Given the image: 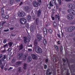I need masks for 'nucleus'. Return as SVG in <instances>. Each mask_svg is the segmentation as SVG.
<instances>
[{
	"instance_id": "1",
	"label": "nucleus",
	"mask_w": 75,
	"mask_h": 75,
	"mask_svg": "<svg viewBox=\"0 0 75 75\" xmlns=\"http://www.w3.org/2000/svg\"><path fill=\"white\" fill-rule=\"evenodd\" d=\"M55 3V0H52V1H50V4H48V7L49 9L51 8V7H53L54 4Z\"/></svg>"
},
{
	"instance_id": "2",
	"label": "nucleus",
	"mask_w": 75,
	"mask_h": 75,
	"mask_svg": "<svg viewBox=\"0 0 75 75\" xmlns=\"http://www.w3.org/2000/svg\"><path fill=\"white\" fill-rule=\"evenodd\" d=\"M67 18L68 20L72 21L74 19V16L72 15L69 14L67 16Z\"/></svg>"
},
{
	"instance_id": "3",
	"label": "nucleus",
	"mask_w": 75,
	"mask_h": 75,
	"mask_svg": "<svg viewBox=\"0 0 75 75\" xmlns=\"http://www.w3.org/2000/svg\"><path fill=\"white\" fill-rule=\"evenodd\" d=\"M35 51L37 53H40L42 52L41 48L38 47H37L36 48Z\"/></svg>"
},
{
	"instance_id": "4",
	"label": "nucleus",
	"mask_w": 75,
	"mask_h": 75,
	"mask_svg": "<svg viewBox=\"0 0 75 75\" xmlns=\"http://www.w3.org/2000/svg\"><path fill=\"white\" fill-rule=\"evenodd\" d=\"M75 30V27L74 26H71L69 27L67 29V30L69 32H71Z\"/></svg>"
},
{
	"instance_id": "5",
	"label": "nucleus",
	"mask_w": 75,
	"mask_h": 75,
	"mask_svg": "<svg viewBox=\"0 0 75 75\" xmlns=\"http://www.w3.org/2000/svg\"><path fill=\"white\" fill-rule=\"evenodd\" d=\"M67 12L70 14H72L73 15H75V11L71 9H69L67 10Z\"/></svg>"
},
{
	"instance_id": "6",
	"label": "nucleus",
	"mask_w": 75,
	"mask_h": 75,
	"mask_svg": "<svg viewBox=\"0 0 75 75\" xmlns=\"http://www.w3.org/2000/svg\"><path fill=\"white\" fill-rule=\"evenodd\" d=\"M18 15L19 17H24L25 16V12H19Z\"/></svg>"
},
{
	"instance_id": "7",
	"label": "nucleus",
	"mask_w": 75,
	"mask_h": 75,
	"mask_svg": "<svg viewBox=\"0 0 75 75\" xmlns=\"http://www.w3.org/2000/svg\"><path fill=\"white\" fill-rule=\"evenodd\" d=\"M24 10L26 11H27V12H29V11H30L31 10V8L30 7H29L28 6H27L25 7Z\"/></svg>"
},
{
	"instance_id": "8",
	"label": "nucleus",
	"mask_w": 75,
	"mask_h": 75,
	"mask_svg": "<svg viewBox=\"0 0 75 75\" xmlns=\"http://www.w3.org/2000/svg\"><path fill=\"white\" fill-rule=\"evenodd\" d=\"M68 6L69 8H75V5L73 4H68Z\"/></svg>"
},
{
	"instance_id": "9",
	"label": "nucleus",
	"mask_w": 75,
	"mask_h": 75,
	"mask_svg": "<svg viewBox=\"0 0 75 75\" xmlns=\"http://www.w3.org/2000/svg\"><path fill=\"white\" fill-rule=\"evenodd\" d=\"M20 22L22 24H25L26 23V19L24 18H21V19Z\"/></svg>"
},
{
	"instance_id": "10",
	"label": "nucleus",
	"mask_w": 75,
	"mask_h": 75,
	"mask_svg": "<svg viewBox=\"0 0 75 75\" xmlns=\"http://www.w3.org/2000/svg\"><path fill=\"white\" fill-rule=\"evenodd\" d=\"M33 4L34 7H37L38 6V3L36 1H33Z\"/></svg>"
},
{
	"instance_id": "11",
	"label": "nucleus",
	"mask_w": 75,
	"mask_h": 75,
	"mask_svg": "<svg viewBox=\"0 0 75 75\" xmlns=\"http://www.w3.org/2000/svg\"><path fill=\"white\" fill-rule=\"evenodd\" d=\"M36 28V26H31L30 27V30L31 31L33 32L34 31V28Z\"/></svg>"
},
{
	"instance_id": "12",
	"label": "nucleus",
	"mask_w": 75,
	"mask_h": 75,
	"mask_svg": "<svg viewBox=\"0 0 75 75\" xmlns=\"http://www.w3.org/2000/svg\"><path fill=\"white\" fill-rule=\"evenodd\" d=\"M37 37L38 38V41H40L41 40V36L40 34H38L37 35Z\"/></svg>"
},
{
	"instance_id": "13",
	"label": "nucleus",
	"mask_w": 75,
	"mask_h": 75,
	"mask_svg": "<svg viewBox=\"0 0 75 75\" xmlns=\"http://www.w3.org/2000/svg\"><path fill=\"white\" fill-rule=\"evenodd\" d=\"M32 57L33 59H36L37 57L34 54H31Z\"/></svg>"
},
{
	"instance_id": "14",
	"label": "nucleus",
	"mask_w": 75,
	"mask_h": 75,
	"mask_svg": "<svg viewBox=\"0 0 75 75\" xmlns=\"http://www.w3.org/2000/svg\"><path fill=\"white\" fill-rule=\"evenodd\" d=\"M6 59V56L5 55H4L2 57V61L3 62H5V63L6 62V61H4L5 59Z\"/></svg>"
},
{
	"instance_id": "15",
	"label": "nucleus",
	"mask_w": 75,
	"mask_h": 75,
	"mask_svg": "<svg viewBox=\"0 0 75 75\" xmlns=\"http://www.w3.org/2000/svg\"><path fill=\"white\" fill-rule=\"evenodd\" d=\"M2 16L3 17V18H4V19H7L9 18V16H6V15L4 14H3Z\"/></svg>"
},
{
	"instance_id": "16",
	"label": "nucleus",
	"mask_w": 75,
	"mask_h": 75,
	"mask_svg": "<svg viewBox=\"0 0 75 75\" xmlns=\"http://www.w3.org/2000/svg\"><path fill=\"white\" fill-rule=\"evenodd\" d=\"M55 18H58L57 20V22H59V15H56L55 16Z\"/></svg>"
},
{
	"instance_id": "17",
	"label": "nucleus",
	"mask_w": 75,
	"mask_h": 75,
	"mask_svg": "<svg viewBox=\"0 0 75 75\" xmlns=\"http://www.w3.org/2000/svg\"><path fill=\"white\" fill-rule=\"evenodd\" d=\"M36 23L37 25H38L40 24V21L38 18H37L36 19Z\"/></svg>"
},
{
	"instance_id": "18",
	"label": "nucleus",
	"mask_w": 75,
	"mask_h": 75,
	"mask_svg": "<svg viewBox=\"0 0 75 75\" xmlns=\"http://www.w3.org/2000/svg\"><path fill=\"white\" fill-rule=\"evenodd\" d=\"M32 59V58H31V56H29L28 57L27 62H31Z\"/></svg>"
},
{
	"instance_id": "19",
	"label": "nucleus",
	"mask_w": 75,
	"mask_h": 75,
	"mask_svg": "<svg viewBox=\"0 0 75 75\" xmlns=\"http://www.w3.org/2000/svg\"><path fill=\"white\" fill-rule=\"evenodd\" d=\"M24 42L25 43L27 42V37H23Z\"/></svg>"
},
{
	"instance_id": "20",
	"label": "nucleus",
	"mask_w": 75,
	"mask_h": 75,
	"mask_svg": "<svg viewBox=\"0 0 75 75\" xmlns=\"http://www.w3.org/2000/svg\"><path fill=\"white\" fill-rule=\"evenodd\" d=\"M27 18L28 20H30L31 19V17L30 15H28L27 16Z\"/></svg>"
},
{
	"instance_id": "21",
	"label": "nucleus",
	"mask_w": 75,
	"mask_h": 75,
	"mask_svg": "<svg viewBox=\"0 0 75 75\" xmlns=\"http://www.w3.org/2000/svg\"><path fill=\"white\" fill-rule=\"evenodd\" d=\"M41 13V11L40 10L38 11L37 13L38 17H40V16Z\"/></svg>"
},
{
	"instance_id": "22",
	"label": "nucleus",
	"mask_w": 75,
	"mask_h": 75,
	"mask_svg": "<svg viewBox=\"0 0 75 75\" xmlns=\"http://www.w3.org/2000/svg\"><path fill=\"white\" fill-rule=\"evenodd\" d=\"M18 72L19 73H21L23 72V69L21 68H19L18 71Z\"/></svg>"
},
{
	"instance_id": "23",
	"label": "nucleus",
	"mask_w": 75,
	"mask_h": 75,
	"mask_svg": "<svg viewBox=\"0 0 75 75\" xmlns=\"http://www.w3.org/2000/svg\"><path fill=\"white\" fill-rule=\"evenodd\" d=\"M4 8H2L1 9V14H2V15L4 14Z\"/></svg>"
},
{
	"instance_id": "24",
	"label": "nucleus",
	"mask_w": 75,
	"mask_h": 75,
	"mask_svg": "<svg viewBox=\"0 0 75 75\" xmlns=\"http://www.w3.org/2000/svg\"><path fill=\"white\" fill-rule=\"evenodd\" d=\"M53 25L55 28H56L57 27V24L56 22H55V21H54V22L53 23Z\"/></svg>"
},
{
	"instance_id": "25",
	"label": "nucleus",
	"mask_w": 75,
	"mask_h": 75,
	"mask_svg": "<svg viewBox=\"0 0 75 75\" xmlns=\"http://www.w3.org/2000/svg\"><path fill=\"white\" fill-rule=\"evenodd\" d=\"M28 55L27 54H25L24 56V58L23 59V60H25L26 59V58H27V57Z\"/></svg>"
},
{
	"instance_id": "26",
	"label": "nucleus",
	"mask_w": 75,
	"mask_h": 75,
	"mask_svg": "<svg viewBox=\"0 0 75 75\" xmlns=\"http://www.w3.org/2000/svg\"><path fill=\"white\" fill-rule=\"evenodd\" d=\"M22 54H20L18 56V59H21V57H22Z\"/></svg>"
},
{
	"instance_id": "27",
	"label": "nucleus",
	"mask_w": 75,
	"mask_h": 75,
	"mask_svg": "<svg viewBox=\"0 0 75 75\" xmlns=\"http://www.w3.org/2000/svg\"><path fill=\"white\" fill-rule=\"evenodd\" d=\"M8 44H9V47H11L13 45V42H9L8 43Z\"/></svg>"
},
{
	"instance_id": "28",
	"label": "nucleus",
	"mask_w": 75,
	"mask_h": 75,
	"mask_svg": "<svg viewBox=\"0 0 75 75\" xmlns=\"http://www.w3.org/2000/svg\"><path fill=\"white\" fill-rule=\"evenodd\" d=\"M23 48V45H22V44H21L19 46V49L20 50H22Z\"/></svg>"
},
{
	"instance_id": "29",
	"label": "nucleus",
	"mask_w": 75,
	"mask_h": 75,
	"mask_svg": "<svg viewBox=\"0 0 75 75\" xmlns=\"http://www.w3.org/2000/svg\"><path fill=\"white\" fill-rule=\"evenodd\" d=\"M54 47L56 48V50H57V51H59V48L57 45H54Z\"/></svg>"
},
{
	"instance_id": "30",
	"label": "nucleus",
	"mask_w": 75,
	"mask_h": 75,
	"mask_svg": "<svg viewBox=\"0 0 75 75\" xmlns=\"http://www.w3.org/2000/svg\"><path fill=\"white\" fill-rule=\"evenodd\" d=\"M14 2V0H10V4H13Z\"/></svg>"
},
{
	"instance_id": "31",
	"label": "nucleus",
	"mask_w": 75,
	"mask_h": 75,
	"mask_svg": "<svg viewBox=\"0 0 75 75\" xmlns=\"http://www.w3.org/2000/svg\"><path fill=\"white\" fill-rule=\"evenodd\" d=\"M43 42L45 45H47V40L45 39H44Z\"/></svg>"
},
{
	"instance_id": "32",
	"label": "nucleus",
	"mask_w": 75,
	"mask_h": 75,
	"mask_svg": "<svg viewBox=\"0 0 75 75\" xmlns=\"http://www.w3.org/2000/svg\"><path fill=\"white\" fill-rule=\"evenodd\" d=\"M0 67H1V69H3L4 67L3 66V63H1V64H0Z\"/></svg>"
},
{
	"instance_id": "33",
	"label": "nucleus",
	"mask_w": 75,
	"mask_h": 75,
	"mask_svg": "<svg viewBox=\"0 0 75 75\" xmlns=\"http://www.w3.org/2000/svg\"><path fill=\"white\" fill-rule=\"evenodd\" d=\"M34 45L35 46H37V45H38V43L36 41H35L34 42Z\"/></svg>"
},
{
	"instance_id": "34",
	"label": "nucleus",
	"mask_w": 75,
	"mask_h": 75,
	"mask_svg": "<svg viewBox=\"0 0 75 75\" xmlns=\"http://www.w3.org/2000/svg\"><path fill=\"white\" fill-rule=\"evenodd\" d=\"M21 64V62H16V65H19L20 64Z\"/></svg>"
},
{
	"instance_id": "35",
	"label": "nucleus",
	"mask_w": 75,
	"mask_h": 75,
	"mask_svg": "<svg viewBox=\"0 0 75 75\" xmlns=\"http://www.w3.org/2000/svg\"><path fill=\"white\" fill-rule=\"evenodd\" d=\"M37 0L38 3H39V5L41 4V0Z\"/></svg>"
},
{
	"instance_id": "36",
	"label": "nucleus",
	"mask_w": 75,
	"mask_h": 75,
	"mask_svg": "<svg viewBox=\"0 0 75 75\" xmlns=\"http://www.w3.org/2000/svg\"><path fill=\"white\" fill-rule=\"evenodd\" d=\"M7 42V39H4L3 41V43L4 44H6V42Z\"/></svg>"
},
{
	"instance_id": "37",
	"label": "nucleus",
	"mask_w": 75,
	"mask_h": 75,
	"mask_svg": "<svg viewBox=\"0 0 75 75\" xmlns=\"http://www.w3.org/2000/svg\"><path fill=\"white\" fill-rule=\"evenodd\" d=\"M15 1L16 3H20L21 1V0H15Z\"/></svg>"
},
{
	"instance_id": "38",
	"label": "nucleus",
	"mask_w": 75,
	"mask_h": 75,
	"mask_svg": "<svg viewBox=\"0 0 75 75\" xmlns=\"http://www.w3.org/2000/svg\"><path fill=\"white\" fill-rule=\"evenodd\" d=\"M24 68L25 69L26 67H27V64L25 63L24 64Z\"/></svg>"
},
{
	"instance_id": "39",
	"label": "nucleus",
	"mask_w": 75,
	"mask_h": 75,
	"mask_svg": "<svg viewBox=\"0 0 75 75\" xmlns=\"http://www.w3.org/2000/svg\"><path fill=\"white\" fill-rule=\"evenodd\" d=\"M6 21H2V23L1 24L3 26V25L4 24H5V23H6Z\"/></svg>"
},
{
	"instance_id": "40",
	"label": "nucleus",
	"mask_w": 75,
	"mask_h": 75,
	"mask_svg": "<svg viewBox=\"0 0 75 75\" xmlns=\"http://www.w3.org/2000/svg\"><path fill=\"white\" fill-rule=\"evenodd\" d=\"M63 47H62V46H61L60 47V51L62 52V50H63Z\"/></svg>"
},
{
	"instance_id": "41",
	"label": "nucleus",
	"mask_w": 75,
	"mask_h": 75,
	"mask_svg": "<svg viewBox=\"0 0 75 75\" xmlns=\"http://www.w3.org/2000/svg\"><path fill=\"white\" fill-rule=\"evenodd\" d=\"M16 62V60L14 59H13L12 60V63H14Z\"/></svg>"
},
{
	"instance_id": "42",
	"label": "nucleus",
	"mask_w": 75,
	"mask_h": 75,
	"mask_svg": "<svg viewBox=\"0 0 75 75\" xmlns=\"http://www.w3.org/2000/svg\"><path fill=\"white\" fill-rule=\"evenodd\" d=\"M53 59L54 62H56V59H55V57H53Z\"/></svg>"
},
{
	"instance_id": "43",
	"label": "nucleus",
	"mask_w": 75,
	"mask_h": 75,
	"mask_svg": "<svg viewBox=\"0 0 75 75\" xmlns=\"http://www.w3.org/2000/svg\"><path fill=\"white\" fill-rule=\"evenodd\" d=\"M7 46V44H6L5 45H4V48H6V47Z\"/></svg>"
},
{
	"instance_id": "44",
	"label": "nucleus",
	"mask_w": 75,
	"mask_h": 75,
	"mask_svg": "<svg viewBox=\"0 0 75 75\" xmlns=\"http://www.w3.org/2000/svg\"><path fill=\"white\" fill-rule=\"evenodd\" d=\"M69 36L70 37H73V36H74V34L73 33L69 35Z\"/></svg>"
},
{
	"instance_id": "45",
	"label": "nucleus",
	"mask_w": 75,
	"mask_h": 75,
	"mask_svg": "<svg viewBox=\"0 0 75 75\" xmlns=\"http://www.w3.org/2000/svg\"><path fill=\"white\" fill-rule=\"evenodd\" d=\"M3 25L1 24V23H0V29L2 28V27H3Z\"/></svg>"
},
{
	"instance_id": "46",
	"label": "nucleus",
	"mask_w": 75,
	"mask_h": 75,
	"mask_svg": "<svg viewBox=\"0 0 75 75\" xmlns=\"http://www.w3.org/2000/svg\"><path fill=\"white\" fill-rule=\"evenodd\" d=\"M28 51H29V52H31V51H32V49H28Z\"/></svg>"
},
{
	"instance_id": "47",
	"label": "nucleus",
	"mask_w": 75,
	"mask_h": 75,
	"mask_svg": "<svg viewBox=\"0 0 75 75\" xmlns=\"http://www.w3.org/2000/svg\"><path fill=\"white\" fill-rule=\"evenodd\" d=\"M47 66L46 64L45 65L44 69H47Z\"/></svg>"
},
{
	"instance_id": "48",
	"label": "nucleus",
	"mask_w": 75,
	"mask_h": 75,
	"mask_svg": "<svg viewBox=\"0 0 75 75\" xmlns=\"http://www.w3.org/2000/svg\"><path fill=\"white\" fill-rule=\"evenodd\" d=\"M51 17L52 18V20L54 21V20H55V18H54V17L51 16Z\"/></svg>"
},
{
	"instance_id": "49",
	"label": "nucleus",
	"mask_w": 75,
	"mask_h": 75,
	"mask_svg": "<svg viewBox=\"0 0 75 75\" xmlns=\"http://www.w3.org/2000/svg\"><path fill=\"white\" fill-rule=\"evenodd\" d=\"M49 32L50 33H52V30H51V29H49Z\"/></svg>"
},
{
	"instance_id": "50",
	"label": "nucleus",
	"mask_w": 75,
	"mask_h": 75,
	"mask_svg": "<svg viewBox=\"0 0 75 75\" xmlns=\"http://www.w3.org/2000/svg\"><path fill=\"white\" fill-rule=\"evenodd\" d=\"M8 51L9 52H10V51H11V49L10 48L8 50Z\"/></svg>"
},
{
	"instance_id": "51",
	"label": "nucleus",
	"mask_w": 75,
	"mask_h": 75,
	"mask_svg": "<svg viewBox=\"0 0 75 75\" xmlns=\"http://www.w3.org/2000/svg\"><path fill=\"white\" fill-rule=\"evenodd\" d=\"M58 1L59 2V3L60 4H61V0H59H59H58Z\"/></svg>"
},
{
	"instance_id": "52",
	"label": "nucleus",
	"mask_w": 75,
	"mask_h": 75,
	"mask_svg": "<svg viewBox=\"0 0 75 75\" xmlns=\"http://www.w3.org/2000/svg\"><path fill=\"white\" fill-rule=\"evenodd\" d=\"M52 13H55V10H54V9H52Z\"/></svg>"
},
{
	"instance_id": "53",
	"label": "nucleus",
	"mask_w": 75,
	"mask_h": 75,
	"mask_svg": "<svg viewBox=\"0 0 75 75\" xmlns=\"http://www.w3.org/2000/svg\"><path fill=\"white\" fill-rule=\"evenodd\" d=\"M3 57V54H0V58H1L2 57Z\"/></svg>"
},
{
	"instance_id": "54",
	"label": "nucleus",
	"mask_w": 75,
	"mask_h": 75,
	"mask_svg": "<svg viewBox=\"0 0 75 75\" xmlns=\"http://www.w3.org/2000/svg\"><path fill=\"white\" fill-rule=\"evenodd\" d=\"M9 31V29L5 30H4L5 32H7V31Z\"/></svg>"
},
{
	"instance_id": "55",
	"label": "nucleus",
	"mask_w": 75,
	"mask_h": 75,
	"mask_svg": "<svg viewBox=\"0 0 75 75\" xmlns=\"http://www.w3.org/2000/svg\"><path fill=\"white\" fill-rule=\"evenodd\" d=\"M9 29L10 30H13V29H14V28L13 27L11 28H9Z\"/></svg>"
},
{
	"instance_id": "56",
	"label": "nucleus",
	"mask_w": 75,
	"mask_h": 75,
	"mask_svg": "<svg viewBox=\"0 0 75 75\" xmlns=\"http://www.w3.org/2000/svg\"><path fill=\"white\" fill-rule=\"evenodd\" d=\"M57 36L58 37H59V38H61V36L59 34H57Z\"/></svg>"
},
{
	"instance_id": "57",
	"label": "nucleus",
	"mask_w": 75,
	"mask_h": 75,
	"mask_svg": "<svg viewBox=\"0 0 75 75\" xmlns=\"http://www.w3.org/2000/svg\"><path fill=\"white\" fill-rule=\"evenodd\" d=\"M29 25L28 23H27L26 24V27H28V26H29Z\"/></svg>"
},
{
	"instance_id": "58",
	"label": "nucleus",
	"mask_w": 75,
	"mask_h": 75,
	"mask_svg": "<svg viewBox=\"0 0 75 75\" xmlns=\"http://www.w3.org/2000/svg\"><path fill=\"white\" fill-rule=\"evenodd\" d=\"M61 33H62V37H64V33L62 32H61Z\"/></svg>"
},
{
	"instance_id": "59",
	"label": "nucleus",
	"mask_w": 75,
	"mask_h": 75,
	"mask_svg": "<svg viewBox=\"0 0 75 75\" xmlns=\"http://www.w3.org/2000/svg\"><path fill=\"white\" fill-rule=\"evenodd\" d=\"M16 26V27H18V24H16L15 25Z\"/></svg>"
},
{
	"instance_id": "60",
	"label": "nucleus",
	"mask_w": 75,
	"mask_h": 75,
	"mask_svg": "<svg viewBox=\"0 0 75 75\" xmlns=\"http://www.w3.org/2000/svg\"><path fill=\"white\" fill-rule=\"evenodd\" d=\"M11 35L12 36H13V37H15V36L16 35V34L13 35V34H11Z\"/></svg>"
},
{
	"instance_id": "61",
	"label": "nucleus",
	"mask_w": 75,
	"mask_h": 75,
	"mask_svg": "<svg viewBox=\"0 0 75 75\" xmlns=\"http://www.w3.org/2000/svg\"><path fill=\"white\" fill-rule=\"evenodd\" d=\"M32 46H33L32 45H28V47H32Z\"/></svg>"
},
{
	"instance_id": "62",
	"label": "nucleus",
	"mask_w": 75,
	"mask_h": 75,
	"mask_svg": "<svg viewBox=\"0 0 75 75\" xmlns=\"http://www.w3.org/2000/svg\"><path fill=\"white\" fill-rule=\"evenodd\" d=\"M46 62H48V59H47L45 60Z\"/></svg>"
},
{
	"instance_id": "63",
	"label": "nucleus",
	"mask_w": 75,
	"mask_h": 75,
	"mask_svg": "<svg viewBox=\"0 0 75 75\" xmlns=\"http://www.w3.org/2000/svg\"><path fill=\"white\" fill-rule=\"evenodd\" d=\"M2 61V60H1V59H0V64H2V63L1 62Z\"/></svg>"
},
{
	"instance_id": "64",
	"label": "nucleus",
	"mask_w": 75,
	"mask_h": 75,
	"mask_svg": "<svg viewBox=\"0 0 75 75\" xmlns=\"http://www.w3.org/2000/svg\"><path fill=\"white\" fill-rule=\"evenodd\" d=\"M22 4H23V2H21L19 4V5H20V6H21V5Z\"/></svg>"
}]
</instances>
